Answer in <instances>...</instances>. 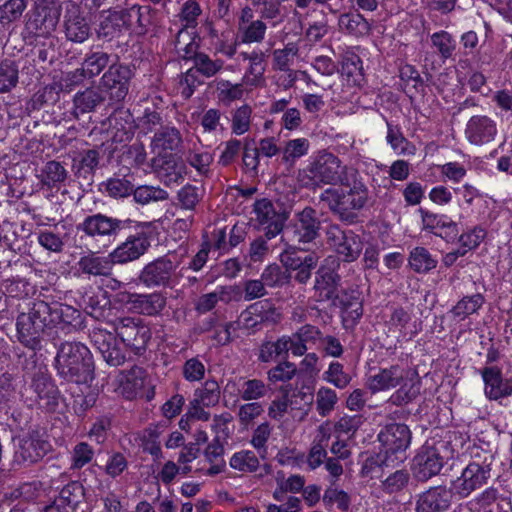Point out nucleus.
<instances>
[{"label": "nucleus", "mask_w": 512, "mask_h": 512, "mask_svg": "<svg viewBox=\"0 0 512 512\" xmlns=\"http://www.w3.org/2000/svg\"><path fill=\"white\" fill-rule=\"evenodd\" d=\"M64 309L71 310L58 302L47 303L36 301L28 312H22L17 317L16 328L18 340L33 350L41 347V339L45 335L52 342V337L58 334L52 325L64 322Z\"/></svg>", "instance_id": "f257e3e1"}, {"label": "nucleus", "mask_w": 512, "mask_h": 512, "mask_svg": "<svg viewBox=\"0 0 512 512\" xmlns=\"http://www.w3.org/2000/svg\"><path fill=\"white\" fill-rule=\"evenodd\" d=\"M344 189L329 188L321 195L330 211L342 222L352 224L356 221L357 211L363 209L369 199L370 191L358 169L354 167L340 184Z\"/></svg>", "instance_id": "f03ea898"}, {"label": "nucleus", "mask_w": 512, "mask_h": 512, "mask_svg": "<svg viewBox=\"0 0 512 512\" xmlns=\"http://www.w3.org/2000/svg\"><path fill=\"white\" fill-rule=\"evenodd\" d=\"M52 344L57 348L53 367L61 379L77 384H86L93 380V356L85 344L61 341L58 334L52 337Z\"/></svg>", "instance_id": "7ed1b4c3"}, {"label": "nucleus", "mask_w": 512, "mask_h": 512, "mask_svg": "<svg viewBox=\"0 0 512 512\" xmlns=\"http://www.w3.org/2000/svg\"><path fill=\"white\" fill-rule=\"evenodd\" d=\"M353 169V166L343 165L335 154L323 150L299 172V180L304 187L313 189L323 185H337Z\"/></svg>", "instance_id": "20e7f679"}, {"label": "nucleus", "mask_w": 512, "mask_h": 512, "mask_svg": "<svg viewBox=\"0 0 512 512\" xmlns=\"http://www.w3.org/2000/svg\"><path fill=\"white\" fill-rule=\"evenodd\" d=\"M31 364L30 368L26 366V375L30 379L32 400L41 410L55 412L60 403L61 393L45 364H37L34 360Z\"/></svg>", "instance_id": "39448f33"}, {"label": "nucleus", "mask_w": 512, "mask_h": 512, "mask_svg": "<svg viewBox=\"0 0 512 512\" xmlns=\"http://www.w3.org/2000/svg\"><path fill=\"white\" fill-rule=\"evenodd\" d=\"M453 457V450L449 442H426L413 458L412 470L418 481L425 482L438 475L449 458Z\"/></svg>", "instance_id": "423d86ee"}, {"label": "nucleus", "mask_w": 512, "mask_h": 512, "mask_svg": "<svg viewBox=\"0 0 512 512\" xmlns=\"http://www.w3.org/2000/svg\"><path fill=\"white\" fill-rule=\"evenodd\" d=\"M406 377V371L399 365H392L388 368L380 369V371L369 377L368 387L375 393L379 391L389 390L400 386V388L391 395L389 401L394 405H402L410 402L415 397L412 388H407L403 384Z\"/></svg>", "instance_id": "0eeeda50"}, {"label": "nucleus", "mask_w": 512, "mask_h": 512, "mask_svg": "<svg viewBox=\"0 0 512 512\" xmlns=\"http://www.w3.org/2000/svg\"><path fill=\"white\" fill-rule=\"evenodd\" d=\"M321 221L317 211L307 206L297 212L293 222L284 230L281 240L288 245L306 244L313 242L320 236Z\"/></svg>", "instance_id": "6e6552de"}, {"label": "nucleus", "mask_w": 512, "mask_h": 512, "mask_svg": "<svg viewBox=\"0 0 512 512\" xmlns=\"http://www.w3.org/2000/svg\"><path fill=\"white\" fill-rule=\"evenodd\" d=\"M327 244L336 253L338 262L352 263L363 250L364 242L360 235L351 229H343L338 224H331L326 230Z\"/></svg>", "instance_id": "1a4fd4ad"}, {"label": "nucleus", "mask_w": 512, "mask_h": 512, "mask_svg": "<svg viewBox=\"0 0 512 512\" xmlns=\"http://www.w3.org/2000/svg\"><path fill=\"white\" fill-rule=\"evenodd\" d=\"M132 221L122 220L102 213L89 215L77 225V231L94 240L114 241L121 231L127 229Z\"/></svg>", "instance_id": "9d476101"}, {"label": "nucleus", "mask_w": 512, "mask_h": 512, "mask_svg": "<svg viewBox=\"0 0 512 512\" xmlns=\"http://www.w3.org/2000/svg\"><path fill=\"white\" fill-rule=\"evenodd\" d=\"M114 331L126 347L141 354L151 339V329L139 317H119L113 321Z\"/></svg>", "instance_id": "9b49d317"}, {"label": "nucleus", "mask_w": 512, "mask_h": 512, "mask_svg": "<svg viewBox=\"0 0 512 512\" xmlns=\"http://www.w3.org/2000/svg\"><path fill=\"white\" fill-rule=\"evenodd\" d=\"M340 263L333 257H327L315 272L314 297L317 302L331 301L336 304L341 276L338 274Z\"/></svg>", "instance_id": "f8f14e48"}, {"label": "nucleus", "mask_w": 512, "mask_h": 512, "mask_svg": "<svg viewBox=\"0 0 512 512\" xmlns=\"http://www.w3.org/2000/svg\"><path fill=\"white\" fill-rule=\"evenodd\" d=\"M133 76L134 72L129 65L112 63L100 78L99 89L111 102H122L129 93Z\"/></svg>", "instance_id": "ddd939ff"}, {"label": "nucleus", "mask_w": 512, "mask_h": 512, "mask_svg": "<svg viewBox=\"0 0 512 512\" xmlns=\"http://www.w3.org/2000/svg\"><path fill=\"white\" fill-rule=\"evenodd\" d=\"M382 451L395 459L396 463L405 459V451L411 443V431L406 424H387L378 434Z\"/></svg>", "instance_id": "4468645a"}, {"label": "nucleus", "mask_w": 512, "mask_h": 512, "mask_svg": "<svg viewBox=\"0 0 512 512\" xmlns=\"http://www.w3.org/2000/svg\"><path fill=\"white\" fill-rule=\"evenodd\" d=\"M491 477V463L486 459L483 463L470 462L461 475L452 482V489L462 498L468 497L473 491L487 484Z\"/></svg>", "instance_id": "2eb2a0df"}, {"label": "nucleus", "mask_w": 512, "mask_h": 512, "mask_svg": "<svg viewBox=\"0 0 512 512\" xmlns=\"http://www.w3.org/2000/svg\"><path fill=\"white\" fill-rule=\"evenodd\" d=\"M51 450L50 443L38 431H32L18 439L14 461L30 465L41 460Z\"/></svg>", "instance_id": "dca6fc26"}, {"label": "nucleus", "mask_w": 512, "mask_h": 512, "mask_svg": "<svg viewBox=\"0 0 512 512\" xmlns=\"http://www.w3.org/2000/svg\"><path fill=\"white\" fill-rule=\"evenodd\" d=\"M280 261L288 270L295 271L294 279L299 284H306L312 271L316 268L319 257L316 253L300 256L293 245H288L280 254Z\"/></svg>", "instance_id": "f3484780"}, {"label": "nucleus", "mask_w": 512, "mask_h": 512, "mask_svg": "<svg viewBox=\"0 0 512 512\" xmlns=\"http://www.w3.org/2000/svg\"><path fill=\"white\" fill-rule=\"evenodd\" d=\"M60 18V9L56 6H37L29 15L26 29L36 37H48L55 31Z\"/></svg>", "instance_id": "a211bd4d"}, {"label": "nucleus", "mask_w": 512, "mask_h": 512, "mask_svg": "<svg viewBox=\"0 0 512 512\" xmlns=\"http://www.w3.org/2000/svg\"><path fill=\"white\" fill-rule=\"evenodd\" d=\"M90 340L110 366H120L125 362V354L112 332L98 327L93 328L90 332Z\"/></svg>", "instance_id": "6ab92c4d"}, {"label": "nucleus", "mask_w": 512, "mask_h": 512, "mask_svg": "<svg viewBox=\"0 0 512 512\" xmlns=\"http://www.w3.org/2000/svg\"><path fill=\"white\" fill-rule=\"evenodd\" d=\"M453 492L446 486H433L416 495L415 512H446L451 506Z\"/></svg>", "instance_id": "aec40b11"}, {"label": "nucleus", "mask_w": 512, "mask_h": 512, "mask_svg": "<svg viewBox=\"0 0 512 512\" xmlns=\"http://www.w3.org/2000/svg\"><path fill=\"white\" fill-rule=\"evenodd\" d=\"M126 304L134 313L155 317L162 313L167 305V297L164 292L154 291L151 293H130L127 296Z\"/></svg>", "instance_id": "412c9836"}, {"label": "nucleus", "mask_w": 512, "mask_h": 512, "mask_svg": "<svg viewBox=\"0 0 512 512\" xmlns=\"http://www.w3.org/2000/svg\"><path fill=\"white\" fill-rule=\"evenodd\" d=\"M65 35L69 41L83 43L91 35V28L83 16L81 7L73 2L67 4L64 15Z\"/></svg>", "instance_id": "4be33fe9"}, {"label": "nucleus", "mask_w": 512, "mask_h": 512, "mask_svg": "<svg viewBox=\"0 0 512 512\" xmlns=\"http://www.w3.org/2000/svg\"><path fill=\"white\" fill-rule=\"evenodd\" d=\"M149 247L148 236L144 232H139L129 235L123 243L110 253V256L114 264H124L140 258Z\"/></svg>", "instance_id": "5701e85b"}, {"label": "nucleus", "mask_w": 512, "mask_h": 512, "mask_svg": "<svg viewBox=\"0 0 512 512\" xmlns=\"http://www.w3.org/2000/svg\"><path fill=\"white\" fill-rule=\"evenodd\" d=\"M465 137L473 145H484L494 140L497 134L496 122L486 115L472 116L466 123Z\"/></svg>", "instance_id": "b1692460"}, {"label": "nucleus", "mask_w": 512, "mask_h": 512, "mask_svg": "<svg viewBox=\"0 0 512 512\" xmlns=\"http://www.w3.org/2000/svg\"><path fill=\"white\" fill-rule=\"evenodd\" d=\"M175 269L173 262L167 257H160L142 269L139 280L147 287L169 286Z\"/></svg>", "instance_id": "393cba45"}, {"label": "nucleus", "mask_w": 512, "mask_h": 512, "mask_svg": "<svg viewBox=\"0 0 512 512\" xmlns=\"http://www.w3.org/2000/svg\"><path fill=\"white\" fill-rule=\"evenodd\" d=\"M484 394L489 400H499L512 395V378L504 379L499 368L491 366L481 370Z\"/></svg>", "instance_id": "a878e982"}, {"label": "nucleus", "mask_w": 512, "mask_h": 512, "mask_svg": "<svg viewBox=\"0 0 512 512\" xmlns=\"http://www.w3.org/2000/svg\"><path fill=\"white\" fill-rule=\"evenodd\" d=\"M100 150L93 148L83 150L72 159L71 170L78 180L91 184L96 170L100 167Z\"/></svg>", "instance_id": "bb28decb"}, {"label": "nucleus", "mask_w": 512, "mask_h": 512, "mask_svg": "<svg viewBox=\"0 0 512 512\" xmlns=\"http://www.w3.org/2000/svg\"><path fill=\"white\" fill-rule=\"evenodd\" d=\"M113 260L110 254L108 256H98L95 253H89L80 257L77 262L78 271L88 276H109L113 269Z\"/></svg>", "instance_id": "cd10ccee"}, {"label": "nucleus", "mask_w": 512, "mask_h": 512, "mask_svg": "<svg viewBox=\"0 0 512 512\" xmlns=\"http://www.w3.org/2000/svg\"><path fill=\"white\" fill-rule=\"evenodd\" d=\"M246 325L254 327L262 322H277L280 314L269 300H262L251 304L242 314Z\"/></svg>", "instance_id": "c85d7f7f"}, {"label": "nucleus", "mask_w": 512, "mask_h": 512, "mask_svg": "<svg viewBox=\"0 0 512 512\" xmlns=\"http://www.w3.org/2000/svg\"><path fill=\"white\" fill-rule=\"evenodd\" d=\"M112 63L116 61L112 60L111 54L103 51L91 52L85 56L81 69H77L73 76L92 78L99 75L106 67L109 68Z\"/></svg>", "instance_id": "c756f323"}, {"label": "nucleus", "mask_w": 512, "mask_h": 512, "mask_svg": "<svg viewBox=\"0 0 512 512\" xmlns=\"http://www.w3.org/2000/svg\"><path fill=\"white\" fill-rule=\"evenodd\" d=\"M105 100V96L101 90L94 87L86 88L77 92L73 97L72 114L78 118L80 114L90 113L101 105Z\"/></svg>", "instance_id": "7c9ffc66"}, {"label": "nucleus", "mask_w": 512, "mask_h": 512, "mask_svg": "<svg viewBox=\"0 0 512 512\" xmlns=\"http://www.w3.org/2000/svg\"><path fill=\"white\" fill-rule=\"evenodd\" d=\"M338 26L341 32L346 34L362 37L370 32V24L358 12H347L339 16Z\"/></svg>", "instance_id": "2f4dec72"}, {"label": "nucleus", "mask_w": 512, "mask_h": 512, "mask_svg": "<svg viewBox=\"0 0 512 512\" xmlns=\"http://www.w3.org/2000/svg\"><path fill=\"white\" fill-rule=\"evenodd\" d=\"M271 388L263 380L257 378H240L238 394L243 401L258 402L266 397Z\"/></svg>", "instance_id": "473e14b6"}, {"label": "nucleus", "mask_w": 512, "mask_h": 512, "mask_svg": "<svg viewBox=\"0 0 512 512\" xmlns=\"http://www.w3.org/2000/svg\"><path fill=\"white\" fill-rule=\"evenodd\" d=\"M397 464L395 459L390 455L385 454L382 450L375 455H369L364 460L360 474L362 477L381 478L385 467L394 466Z\"/></svg>", "instance_id": "72a5a7b5"}, {"label": "nucleus", "mask_w": 512, "mask_h": 512, "mask_svg": "<svg viewBox=\"0 0 512 512\" xmlns=\"http://www.w3.org/2000/svg\"><path fill=\"white\" fill-rule=\"evenodd\" d=\"M84 497L83 485L78 481H71L61 489L56 499L65 506L68 512H77V509L84 501Z\"/></svg>", "instance_id": "f704fd0d"}, {"label": "nucleus", "mask_w": 512, "mask_h": 512, "mask_svg": "<svg viewBox=\"0 0 512 512\" xmlns=\"http://www.w3.org/2000/svg\"><path fill=\"white\" fill-rule=\"evenodd\" d=\"M182 142L180 131L175 127H161V129L155 133L152 145L154 149L160 151H174Z\"/></svg>", "instance_id": "c9c22d12"}, {"label": "nucleus", "mask_w": 512, "mask_h": 512, "mask_svg": "<svg viewBox=\"0 0 512 512\" xmlns=\"http://www.w3.org/2000/svg\"><path fill=\"white\" fill-rule=\"evenodd\" d=\"M484 296L480 293L462 297L450 310L454 318L461 320L476 313L484 304Z\"/></svg>", "instance_id": "e433bc0d"}, {"label": "nucleus", "mask_w": 512, "mask_h": 512, "mask_svg": "<svg viewBox=\"0 0 512 512\" xmlns=\"http://www.w3.org/2000/svg\"><path fill=\"white\" fill-rule=\"evenodd\" d=\"M387 124V135L386 141L390 147L397 151L400 155L414 154L415 147L412 145L402 133L401 128L398 125L386 122Z\"/></svg>", "instance_id": "4c0bfd02"}, {"label": "nucleus", "mask_w": 512, "mask_h": 512, "mask_svg": "<svg viewBox=\"0 0 512 512\" xmlns=\"http://www.w3.org/2000/svg\"><path fill=\"white\" fill-rule=\"evenodd\" d=\"M67 178L68 171L58 161H48L42 169L41 182L49 188L57 187L64 183Z\"/></svg>", "instance_id": "58836bf2"}, {"label": "nucleus", "mask_w": 512, "mask_h": 512, "mask_svg": "<svg viewBox=\"0 0 512 512\" xmlns=\"http://www.w3.org/2000/svg\"><path fill=\"white\" fill-rule=\"evenodd\" d=\"M409 265L417 273H427L436 267L437 260L426 248L416 247L410 252Z\"/></svg>", "instance_id": "ea45409f"}, {"label": "nucleus", "mask_w": 512, "mask_h": 512, "mask_svg": "<svg viewBox=\"0 0 512 512\" xmlns=\"http://www.w3.org/2000/svg\"><path fill=\"white\" fill-rule=\"evenodd\" d=\"M267 25L261 19H256L241 28H238L241 43H261L265 39Z\"/></svg>", "instance_id": "a19ab883"}, {"label": "nucleus", "mask_w": 512, "mask_h": 512, "mask_svg": "<svg viewBox=\"0 0 512 512\" xmlns=\"http://www.w3.org/2000/svg\"><path fill=\"white\" fill-rule=\"evenodd\" d=\"M287 343L288 340L284 336L280 337L277 341L264 342L259 349L258 360L268 363L276 360L279 357H287Z\"/></svg>", "instance_id": "79ce46f5"}, {"label": "nucleus", "mask_w": 512, "mask_h": 512, "mask_svg": "<svg viewBox=\"0 0 512 512\" xmlns=\"http://www.w3.org/2000/svg\"><path fill=\"white\" fill-rule=\"evenodd\" d=\"M133 197L136 203L141 205L149 204L150 202H158L168 199V192L159 186L142 185L133 188Z\"/></svg>", "instance_id": "37998d69"}, {"label": "nucleus", "mask_w": 512, "mask_h": 512, "mask_svg": "<svg viewBox=\"0 0 512 512\" xmlns=\"http://www.w3.org/2000/svg\"><path fill=\"white\" fill-rule=\"evenodd\" d=\"M252 108L244 104L231 112V132L243 135L250 130Z\"/></svg>", "instance_id": "c03bdc74"}, {"label": "nucleus", "mask_w": 512, "mask_h": 512, "mask_svg": "<svg viewBox=\"0 0 512 512\" xmlns=\"http://www.w3.org/2000/svg\"><path fill=\"white\" fill-rule=\"evenodd\" d=\"M309 147L310 144L306 138H297L287 141L282 149V161L293 164L297 159L308 153Z\"/></svg>", "instance_id": "a18cd8bd"}, {"label": "nucleus", "mask_w": 512, "mask_h": 512, "mask_svg": "<svg viewBox=\"0 0 512 512\" xmlns=\"http://www.w3.org/2000/svg\"><path fill=\"white\" fill-rule=\"evenodd\" d=\"M125 27L120 10L109 11L99 25L98 36L104 38H113L121 29Z\"/></svg>", "instance_id": "49530a36"}, {"label": "nucleus", "mask_w": 512, "mask_h": 512, "mask_svg": "<svg viewBox=\"0 0 512 512\" xmlns=\"http://www.w3.org/2000/svg\"><path fill=\"white\" fill-rule=\"evenodd\" d=\"M231 468L241 472H255L259 468V459L254 452L242 450L233 454L229 462Z\"/></svg>", "instance_id": "de8ad7c7"}, {"label": "nucleus", "mask_w": 512, "mask_h": 512, "mask_svg": "<svg viewBox=\"0 0 512 512\" xmlns=\"http://www.w3.org/2000/svg\"><path fill=\"white\" fill-rule=\"evenodd\" d=\"M431 43L445 61L452 57L456 49V41L447 31L435 32L431 35Z\"/></svg>", "instance_id": "09e8293b"}, {"label": "nucleus", "mask_w": 512, "mask_h": 512, "mask_svg": "<svg viewBox=\"0 0 512 512\" xmlns=\"http://www.w3.org/2000/svg\"><path fill=\"white\" fill-rule=\"evenodd\" d=\"M220 399V387L214 380H207L203 387L195 390L194 400L202 403L205 407H213Z\"/></svg>", "instance_id": "8fccbe9b"}, {"label": "nucleus", "mask_w": 512, "mask_h": 512, "mask_svg": "<svg viewBox=\"0 0 512 512\" xmlns=\"http://www.w3.org/2000/svg\"><path fill=\"white\" fill-rule=\"evenodd\" d=\"M202 190L194 185L186 184L177 193L178 205L181 209L193 212L202 199Z\"/></svg>", "instance_id": "3c124183"}, {"label": "nucleus", "mask_w": 512, "mask_h": 512, "mask_svg": "<svg viewBox=\"0 0 512 512\" xmlns=\"http://www.w3.org/2000/svg\"><path fill=\"white\" fill-rule=\"evenodd\" d=\"M193 66L198 70L200 75L211 78L223 69L224 61L222 59H212L205 53H199L195 56Z\"/></svg>", "instance_id": "603ef678"}, {"label": "nucleus", "mask_w": 512, "mask_h": 512, "mask_svg": "<svg viewBox=\"0 0 512 512\" xmlns=\"http://www.w3.org/2000/svg\"><path fill=\"white\" fill-rule=\"evenodd\" d=\"M409 480L410 474L407 470H396L381 481V489L388 494L397 493L407 487Z\"/></svg>", "instance_id": "864d4df0"}, {"label": "nucleus", "mask_w": 512, "mask_h": 512, "mask_svg": "<svg viewBox=\"0 0 512 512\" xmlns=\"http://www.w3.org/2000/svg\"><path fill=\"white\" fill-rule=\"evenodd\" d=\"M241 405L237 412L240 425L249 428L254 424L255 419L264 413V407L260 402H249Z\"/></svg>", "instance_id": "5fc2aeb1"}, {"label": "nucleus", "mask_w": 512, "mask_h": 512, "mask_svg": "<svg viewBox=\"0 0 512 512\" xmlns=\"http://www.w3.org/2000/svg\"><path fill=\"white\" fill-rule=\"evenodd\" d=\"M105 192L112 198H124L133 191V184L126 178L112 177L102 184Z\"/></svg>", "instance_id": "6e6d98bb"}, {"label": "nucleus", "mask_w": 512, "mask_h": 512, "mask_svg": "<svg viewBox=\"0 0 512 512\" xmlns=\"http://www.w3.org/2000/svg\"><path fill=\"white\" fill-rule=\"evenodd\" d=\"M338 401L337 394L334 390L321 387L316 393V408L319 415L325 417L334 410V407Z\"/></svg>", "instance_id": "4d7b16f0"}, {"label": "nucleus", "mask_w": 512, "mask_h": 512, "mask_svg": "<svg viewBox=\"0 0 512 512\" xmlns=\"http://www.w3.org/2000/svg\"><path fill=\"white\" fill-rule=\"evenodd\" d=\"M256 220L261 224H271L276 220H284L282 216L276 213L273 204L267 199L257 200L253 209Z\"/></svg>", "instance_id": "13d9d810"}, {"label": "nucleus", "mask_w": 512, "mask_h": 512, "mask_svg": "<svg viewBox=\"0 0 512 512\" xmlns=\"http://www.w3.org/2000/svg\"><path fill=\"white\" fill-rule=\"evenodd\" d=\"M2 248L8 247V253L16 257V252H20L23 247V239L19 237L14 225L10 222L2 223Z\"/></svg>", "instance_id": "bf43d9fd"}, {"label": "nucleus", "mask_w": 512, "mask_h": 512, "mask_svg": "<svg viewBox=\"0 0 512 512\" xmlns=\"http://www.w3.org/2000/svg\"><path fill=\"white\" fill-rule=\"evenodd\" d=\"M239 58L243 61H249L247 72L255 79H260L263 76L265 72V54L262 51L241 52Z\"/></svg>", "instance_id": "052dcab7"}, {"label": "nucleus", "mask_w": 512, "mask_h": 512, "mask_svg": "<svg viewBox=\"0 0 512 512\" xmlns=\"http://www.w3.org/2000/svg\"><path fill=\"white\" fill-rule=\"evenodd\" d=\"M364 417L361 414L344 415L334 425L335 432L352 437L363 425Z\"/></svg>", "instance_id": "680f3d73"}, {"label": "nucleus", "mask_w": 512, "mask_h": 512, "mask_svg": "<svg viewBox=\"0 0 512 512\" xmlns=\"http://www.w3.org/2000/svg\"><path fill=\"white\" fill-rule=\"evenodd\" d=\"M328 438V436L323 434L317 442H313L309 454L307 456V464L310 467V469L314 470L318 468L321 464L325 463L324 460L327 457L326 442L328 441Z\"/></svg>", "instance_id": "e2e57ef3"}, {"label": "nucleus", "mask_w": 512, "mask_h": 512, "mask_svg": "<svg viewBox=\"0 0 512 512\" xmlns=\"http://www.w3.org/2000/svg\"><path fill=\"white\" fill-rule=\"evenodd\" d=\"M296 366L289 361H283L267 372L268 380L271 383L290 381L296 374Z\"/></svg>", "instance_id": "0e129e2a"}, {"label": "nucleus", "mask_w": 512, "mask_h": 512, "mask_svg": "<svg viewBox=\"0 0 512 512\" xmlns=\"http://www.w3.org/2000/svg\"><path fill=\"white\" fill-rule=\"evenodd\" d=\"M341 72L348 78H352L357 82L362 77V61L360 57L354 53L346 54L342 59Z\"/></svg>", "instance_id": "69168bd1"}, {"label": "nucleus", "mask_w": 512, "mask_h": 512, "mask_svg": "<svg viewBox=\"0 0 512 512\" xmlns=\"http://www.w3.org/2000/svg\"><path fill=\"white\" fill-rule=\"evenodd\" d=\"M298 402L293 399H289L288 393L285 392L281 397H277L271 401L268 407V416L273 419L280 421L283 416L287 413L288 407L291 408L296 406Z\"/></svg>", "instance_id": "338daca9"}, {"label": "nucleus", "mask_w": 512, "mask_h": 512, "mask_svg": "<svg viewBox=\"0 0 512 512\" xmlns=\"http://www.w3.org/2000/svg\"><path fill=\"white\" fill-rule=\"evenodd\" d=\"M363 315L362 300H354L352 304L341 310L342 323L345 329H353Z\"/></svg>", "instance_id": "774afa93"}]
</instances>
